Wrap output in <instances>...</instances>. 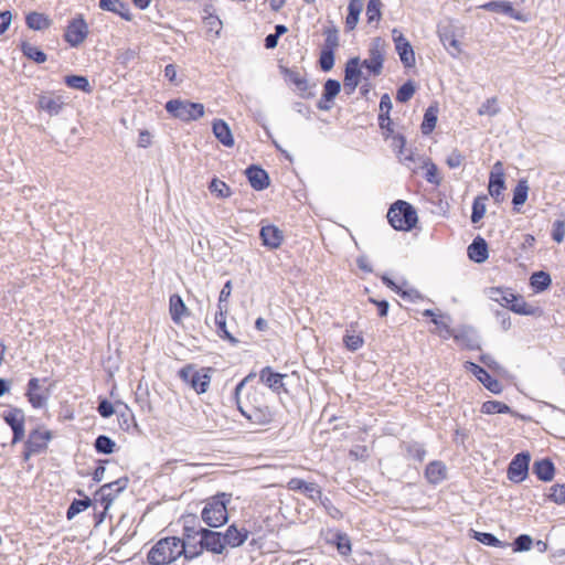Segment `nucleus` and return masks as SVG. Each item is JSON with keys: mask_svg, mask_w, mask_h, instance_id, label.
<instances>
[{"mask_svg": "<svg viewBox=\"0 0 565 565\" xmlns=\"http://www.w3.org/2000/svg\"><path fill=\"white\" fill-rule=\"evenodd\" d=\"M255 376L254 373H249L245 376L235 387L234 397L237 404V407L242 415L248 419L252 424L255 425H267L274 420V413L267 405H256L250 402L243 403L239 399V394L243 387L246 385Z\"/></svg>", "mask_w": 565, "mask_h": 565, "instance_id": "nucleus-1", "label": "nucleus"}, {"mask_svg": "<svg viewBox=\"0 0 565 565\" xmlns=\"http://www.w3.org/2000/svg\"><path fill=\"white\" fill-rule=\"evenodd\" d=\"M184 552L182 540L170 536L159 540L148 553V562L151 565H168L174 562Z\"/></svg>", "mask_w": 565, "mask_h": 565, "instance_id": "nucleus-2", "label": "nucleus"}, {"mask_svg": "<svg viewBox=\"0 0 565 565\" xmlns=\"http://www.w3.org/2000/svg\"><path fill=\"white\" fill-rule=\"evenodd\" d=\"M231 502V494L218 493L206 500L201 518L210 527H220L228 520L227 504Z\"/></svg>", "mask_w": 565, "mask_h": 565, "instance_id": "nucleus-3", "label": "nucleus"}, {"mask_svg": "<svg viewBox=\"0 0 565 565\" xmlns=\"http://www.w3.org/2000/svg\"><path fill=\"white\" fill-rule=\"evenodd\" d=\"M387 220L395 230L409 231L417 223V214L409 203L397 201L390 207Z\"/></svg>", "mask_w": 565, "mask_h": 565, "instance_id": "nucleus-4", "label": "nucleus"}, {"mask_svg": "<svg viewBox=\"0 0 565 565\" xmlns=\"http://www.w3.org/2000/svg\"><path fill=\"white\" fill-rule=\"evenodd\" d=\"M212 367L198 369L193 364H186L179 371V377L190 385L198 394L207 392L212 379Z\"/></svg>", "mask_w": 565, "mask_h": 565, "instance_id": "nucleus-5", "label": "nucleus"}, {"mask_svg": "<svg viewBox=\"0 0 565 565\" xmlns=\"http://www.w3.org/2000/svg\"><path fill=\"white\" fill-rule=\"evenodd\" d=\"M166 110L182 121H191L204 115V105L183 99H171L166 104Z\"/></svg>", "mask_w": 565, "mask_h": 565, "instance_id": "nucleus-6", "label": "nucleus"}, {"mask_svg": "<svg viewBox=\"0 0 565 565\" xmlns=\"http://www.w3.org/2000/svg\"><path fill=\"white\" fill-rule=\"evenodd\" d=\"M386 43L382 38H374L369 49V58L360 65L364 66L374 76H379L383 70Z\"/></svg>", "mask_w": 565, "mask_h": 565, "instance_id": "nucleus-7", "label": "nucleus"}, {"mask_svg": "<svg viewBox=\"0 0 565 565\" xmlns=\"http://www.w3.org/2000/svg\"><path fill=\"white\" fill-rule=\"evenodd\" d=\"M46 379L32 377L28 383L26 397L34 408H42L46 405L50 390Z\"/></svg>", "mask_w": 565, "mask_h": 565, "instance_id": "nucleus-8", "label": "nucleus"}, {"mask_svg": "<svg viewBox=\"0 0 565 565\" xmlns=\"http://www.w3.org/2000/svg\"><path fill=\"white\" fill-rule=\"evenodd\" d=\"M51 438V433L45 429H34L30 433L25 441V449L23 451V459L26 461L31 456L40 454L46 448L47 441Z\"/></svg>", "mask_w": 565, "mask_h": 565, "instance_id": "nucleus-9", "label": "nucleus"}, {"mask_svg": "<svg viewBox=\"0 0 565 565\" xmlns=\"http://www.w3.org/2000/svg\"><path fill=\"white\" fill-rule=\"evenodd\" d=\"M198 534L200 536L199 544L202 545L204 551L215 555H222L225 553V547L223 544L224 539L222 537V532H216L210 529L201 527L200 530H198Z\"/></svg>", "mask_w": 565, "mask_h": 565, "instance_id": "nucleus-10", "label": "nucleus"}, {"mask_svg": "<svg viewBox=\"0 0 565 565\" xmlns=\"http://www.w3.org/2000/svg\"><path fill=\"white\" fill-rule=\"evenodd\" d=\"M395 50L405 67H413L416 63L413 46L408 40L397 30H392Z\"/></svg>", "mask_w": 565, "mask_h": 565, "instance_id": "nucleus-11", "label": "nucleus"}, {"mask_svg": "<svg viewBox=\"0 0 565 565\" xmlns=\"http://www.w3.org/2000/svg\"><path fill=\"white\" fill-rule=\"evenodd\" d=\"M438 36L444 47L452 57H458L461 53L460 42L456 38L455 26L450 23L439 25Z\"/></svg>", "mask_w": 565, "mask_h": 565, "instance_id": "nucleus-12", "label": "nucleus"}, {"mask_svg": "<svg viewBox=\"0 0 565 565\" xmlns=\"http://www.w3.org/2000/svg\"><path fill=\"white\" fill-rule=\"evenodd\" d=\"M530 455L527 452L518 454L509 465L508 477L513 482H521L525 479L529 471Z\"/></svg>", "mask_w": 565, "mask_h": 565, "instance_id": "nucleus-13", "label": "nucleus"}, {"mask_svg": "<svg viewBox=\"0 0 565 565\" xmlns=\"http://www.w3.org/2000/svg\"><path fill=\"white\" fill-rule=\"evenodd\" d=\"M4 422L11 427L13 437L12 444L24 438V413L22 409L12 408L3 415Z\"/></svg>", "mask_w": 565, "mask_h": 565, "instance_id": "nucleus-14", "label": "nucleus"}, {"mask_svg": "<svg viewBox=\"0 0 565 565\" xmlns=\"http://www.w3.org/2000/svg\"><path fill=\"white\" fill-rule=\"evenodd\" d=\"M362 72L360 70V58L358 56L350 58L347 62L344 71V89L348 95H351L359 85L360 76Z\"/></svg>", "mask_w": 565, "mask_h": 565, "instance_id": "nucleus-15", "label": "nucleus"}, {"mask_svg": "<svg viewBox=\"0 0 565 565\" xmlns=\"http://www.w3.org/2000/svg\"><path fill=\"white\" fill-rule=\"evenodd\" d=\"M128 486V478L122 477L113 482H108L100 487L98 494L100 500L105 503V508L117 498V495L124 491Z\"/></svg>", "mask_w": 565, "mask_h": 565, "instance_id": "nucleus-16", "label": "nucleus"}, {"mask_svg": "<svg viewBox=\"0 0 565 565\" xmlns=\"http://www.w3.org/2000/svg\"><path fill=\"white\" fill-rule=\"evenodd\" d=\"M263 245L269 249L278 248L284 242V233L275 225H263L259 232Z\"/></svg>", "mask_w": 565, "mask_h": 565, "instance_id": "nucleus-17", "label": "nucleus"}, {"mask_svg": "<svg viewBox=\"0 0 565 565\" xmlns=\"http://www.w3.org/2000/svg\"><path fill=\"white\" fill-rule=\"evenodd\" d=\"M222 537L224 539L223 544L225 550L227 547L235 548L246 542L248 539V531L244 527L238 529L235 524H232L224 533H222Z\"/></svg>", "mask_w": 565, "mask_h": 565, "instance_id": "nucleus-18", "label": "nucleus"}, {"mask_svg": "<svg viewBox=\"0 0 565 565\" xmlns=\"http://www.w3.org/2000/svg\"><path fill=\"white\" fill-rule=\"evenodd\" d=\"M504 189V173L501 162L494 163L489 178V193L497 201L500 200L502 190Z\"/></svg>", "mask_w": 565, "mask_h": 565, "instance_id": "nucleus-19", "label": "nucleus"}, {"mask_svg": "<svg viewBox=\"0 0 565 565\" xmlns=\"http://www.w3.org/2000/svg\"><path fill=\"white\" fill-rule=\"evenodd\" d=\"M480 8L491 12L503 13L518 21H524L522 13L516 11L509 1H490L480 6Z\"/></svg>", "mask_w": 565, "mask_h": 565, "instance_id": "nucleus-20", "label": "nucleus"}, {"mask_svg": "<svg viewBox=\"0 0 565 565\" xmlns=\"http://www.w3.org/2000/svg\"><path fill=\"white\" fill-rule=\"evenodd\" d=\"M468 367L490 392L499 394L502 391L501 383L493 379L484 369L472 362L469 363Z\"/></svg>", "mask_w": 565, "mask_h": 565, "instance_id": "nucleus-21", "label": "nucleus"}, {"mask_svg": "<svg viewBox=\"0 0 565 565\" xmlns=\"http://www.w3.org/2000/svg\"><path fill=\"white\" fill-rule=\"evenodd\" d=\"M247 179L253 189L260 191L269 185V177L267 172L259 168L252 166L246 170Z\"/></svg>", "mask_w": 565, "mask_h": 565, "instance_id": "nucleus-22", "label": "nucleus"}, {"mask_svg": "<svg viewBox=\"0 0 565 565\" xmlns=\"http://www.w3.org/2000/svg\"><path fill=\"white\" fill-rule=\"evenodd\" d=\"M288 488L290 490H300L302 491L309 499L317 501V498H320L321 489L315 482H306L302 479L292 478L288 482Z\"/></svg>", "mask_w": 565, "mask_h": 565, "instance_id": "nucleus-23", "label": "nucleus"}, {"mask_svg": "<svg viewBox=\"0 0 565 565\" xmlns=\"http://www.w3.org/2000/svg\"><path fill=\"white\" fill-rule=\"evenodd\" d=\"M468 256L478 264L486 262L488 258L487 242L481 237L475 238L468 247Z\"/></svg>", "mask_w": 565, "mask_h": 565, "instance_id": "nucleus-24", "label": "nucleus"}, {"mask_svg": "<svg viewBox=\"0 0 565 565\" xmlns=\"http://www.w3.org/2000/svg\"><path fill=\"white\" fill-rule=\"evenodd\" d=\"M212 129H213V134H214L215 138L222 145H224L225 147L234 146V138H233L232 131H231L228 125L224 120L216 119L213 122Z\"/></svg>", "mask_w": 565, "mask_h": 565, "instance_id": "nucleus-25", "label": "nucleus"}, {"mask_svg": "<svg viewBox=\"0 0 565 565\" xmlns=\"http://www.w3.org/2000/svg\"><path fill=\"white\" fill-rule=\"evenodd\" d=\"M64 105L66 104L60 95H44L39 99L40 108L46 110L50 115H57Z\"/></svg>", "mask_w": 565, "mask_h": 565, "instance_id": "nucleus-26", "label": "nucleus"}, {"mask_svg": "<svg viewBox=\"0 0 565 565\" xmlns=\"http://www.w3.org/2000/svg\"><path fill=\"white\" fill-rule=\"evenodd\" d=\"M99 8L105 11L117 13L127 21L131 20L129 7L121 0H99Z\"/></svg>", "mask_w": 565, "mask_h": 565, "instance_id": "nucleus-27", "label": "nucleus"}, {"mask_svg": "<svg viewBox=\"0 0 565 565\" xmlns=\"http://www.w3.org/2000/svg\"><path fill=\"white\" fill-rule=\"evenodd\" d=\"M169 310L171 319L175 323H180L183 317L189 316V310L179 295H172L170 297Z\"/></svg>", "mask_w": 565, "mask_h": 565, "instance_id": "nucleus-28", "label": "nucleus"}, {"mask_svg": "<svg viewBox=\"0 0 565 565\" xmlns=\"http://www.w3.org/2000/svg\"><path fill=\"white\" fill-rule=\"evenodd\" d=\"M260 381L273 391H279L282 387V379L285 375L273 372L269 366L264 367L259 373Z\"/></svg>", "mask_w": 565, "mask_h": 565, "instance_id": "nucleus-29", "label": "nucleus"}, {"mask_svg": "<svg viewBox=\"0 0 565 565\" xmlns=\"http://www.w3.org/2000/svg\"><path fill=\"white\" fill-rule=\"evenodd\" d=\"M282 74L285 75V79L291 84H294L299 92H301V96L306 97L305 92L308 90L309 84L303 75L296 71L287 67H282Z\"/></svg>", "mask_w": 565, "mask_h": 565, "instance_id": "nucleus-30", "label": "nucleus"}, {"mask_svg": "<svg viewBox=\"0 0 565 565\" xmlns=\"http://www.w3.org/2000/svg\"><path fill=\"white\" fill-rule=\"evenodd\" d=\"M89 33L88 24L82 15L73 18V47L85 41Z\"/></svg>", "mask_w": 565, "mask_h": 565, "instance_id": "nucleus-31", "label": "nucleus"}, {"mask_svg": "<svg viewBox=\"0 0 565 565\" xmlns=\"http://www.w3.org/2000/svg\"><path fill=\"white\" fill-rule=\"evenodd\" d=\"M554 465L548 459L535 461L533 465V472L542 481H551L554 477Z\"/></svg>", "mask_w": 565, "mask_h": 565, "instance_id": "nucleus-32", "label": "nucleus"}, {"mask_svg": "<svg viewBox=\"0 0 565 565\" xmlns=\"http://www.w3.org/2000/svg\"><path fill=\"white\" fill-rule=\"evenodd\" d=\"M364 2L363 0H350L349 7H348V15L345 19V25L348 30L355 29L360 14L363 10Z\"/></svg>", "mask_w": 565, "mask_h": 565, "instance_id": "nucleus-33", "label": "nucleus"}, {"mask_svg": "<svg viewBox=\"0 0 565 565\" xmlns=\"http://www.w3.org/2000/svg\"><path fill=\"white\" fill-rule=\"evenodd\" d=\"M425 475L430 483H439L446 478V467L441 461H433L427 466Z\"/></svg>", "mask_w": 565, "mask_h": 565, "instance_id": "nucleus-34", "label": "nucleus"}, {"mask_svg": "<svg viewBox=\"0 0 565 565\" xmlns=\"http://www.w3.org/2000/svg\"><path fill=\"white\" fill-rule=\"evenodd\" d=\"M226 313L227 311H218L215 313L214 322L216 326V333L218 337L228 340L232 344L238 343V340L234 338L226 328Z\"/></svg>", "mask_w": 565, "mask_h": 565, "instance_id": "nucleus-35", "label": "nucleus"}, {"mask_svg": "<svg viewBox=\"0 0 565 565\" xmlns=\"http://www.w3.org/2000/svg\"><path fill=\"white\" fill-rule=\"evenodd\" d=\"M510 309L519 315L524 316H535L540 312V309L537 307H534L527 302L524 301V299L520 296L515 295V300H513L512 305L510 306Z\"/></svg>", "mask_w": 565, "mask_h": 565, "instance_id": "nucleus-36", "label": "nucleus"}, {"mask_svg": "<svg viewBox=\"0 0 565 565\" xmlns=\"http://www.w3.org/2000/svg\"><path fill=\"white\" fill-rule=\"evenodd\" d=\"M25 22H26L28 28L35 30V31L44 30V29L49 28V25H50L49 18L46 15H44L43 13H39V12L29 13L25 18Z\"/></svg>", "mask_w": 565, "mask_h": 565, "instance_id": "nucleus-37", "label": "nucleus"}, {"mask_svg": "<svg viewBox=\"0 0 565 565\" xmlns=\"http://www.w3.org/2000/svg\"><path fill=\"white\" fill-rule=\"evenodd\" d=\"M490 298L500 305L510 308L513 300H515V295L508 289L493 288L490 291Z\"/></svg>", "mask_w": 565, "mask_h": 565, "instance_id": "nucleus-38", "label": "nucleus"}, {"mask_svg": "<svg viewBox=\"0 0 565 565\" xmlns=\"http://www.w3.org/2000/svg\"><path fill=\"white\" fill-rule=\"evenodd\" d=\"M530 280H531V286L536 291H543V290L547 289L552 282L550 275L542 270L532 274Z\"/></svg>", "mask_w": 565, "mask_h": 565, "instance_id": "nucleus-39", "label": "nucleus"}, {"mask_svg": "<svg viewBox=\"0 0 565 565\" xmlns=\"http://www.w3.org/2000/svg\"><path fill=\"white\" fill-rule=\"evenodd\" d=\"M527 193H529L527 181L522 179L518 182L516 186L514 188L512 203L515 206L523 205L527 199Z\"/></svg>", "mask_w": 565, "mask_h": 565, "instance_id": "nucleus-40", "label": "nucleus"}, {"mask_svg": "<svg viewBox=\"0 0 565 565\" xmlns=\"http://www.w3.org/2000/svg\"><path fill=\"white\" fill-rule=\"evenodd\" d=\"M437 108L436 107H429L424 115V120L422 124V132L424 135H429L434 128L436 127L437 122Z\"/></svg>", "mask_w": 565, "mask_h": 565, "instance_id": "nucleus-41", "label": "nucleus"}, {"mask_svg": "<svg viewBox=\"0 0 565 565\" xmlns=\"http://www.w3.org/2000/svg\"><path fill=\"white\" fill-rule=\"evenodd\" d=\"M481 412L484 414H508L511 413V408L499 401H487L482 404Z\"/></svg>", "mask_w": 565, "mask_h": 565, "instance_id": "nucleus-42", "label": "nucleus"}, {"mask_svg": "<svg viewBox=\"0 0 565 565\" xmlns=\"http://www.w3.org/2000/svg\"><path fill=\"white\" fill-rule=\"evenodd\" d=\"M21 50L26 57L33 60L36 63H43L46 61V55L44 52L29 42H23L21 44Z\"/></svg>", "mask_w": 565, "mask_h": 565, "instance_id": "nucleus-43", "label": "nucleus"}, {"mask_svg": "<svg viewBox=\"0 0 565 565\" xmlns=\"http://www.w3.org/2000/svg\"><path fill=\"white\" fill-rule=\"evenodd\" d=\"M382 1L381 0H369L366 6V17L367 22L372 23L374 21H380L382 18Z\"/></svg>", "mask_w": 565, "mask_h": 565, "instance_id": "nucleus-44", "label": "nucleus"}, {"mask_svg": "<svg viewBox=\"0 0 565 565\" xmlns=\"http://www.w3.org/2000/svg\"><path fill=\"white\" fill-rule=\"evenodd\" d=\"M486 196H478L475 199L472 204V213H471V222L473 224L478 223L486 214L487 207L484 201Z\"/></svg>", "mask_w": 565, "mask_h": 565, "instance_id": "nucleus-45", "label": "nucleus"}, {"mask_svg": "<svg viewBox=\"0 0 565 565\" xmlns=\"http://www.w3.org/2000/svg\"><path fill=\"white\" fill-rule=\"evenodd\" d=\"M209 189L211 193L215 194L217 198L224 199L231 195L230 186L225 182L218 180L217 178H214L211 181Z\"/></svg>", "mask_w": 565, "mask_h": 565, "instance_id": "nucleus-46", "label": "nucleus"}, {"mask_svg": "<svg viewBox=\"0 0 565 565\" xmlns=\"http://www.w3.org/2000/svg\"><path fill=\"white\" fill-rule=\"evenodd\" d=\"M340 89H341V85H340V82L335 81V79H328L326 83H324V88H323V99L326 102H332L334 99V97L340 93Z\"/></svg>", "mask_w": 565, "mask_h": 565, "instance_id": "nucleus-47", "label": "nucleus"}, {"mask_svg": "<svg viewBox=\"0 0 565 565\" xmlns=\"http://www.w3.org/2000/svg\"><path fill=\"white\" fill-rule=\"evenodd\" d=\"M95 448L100 454L109 455L114 451L115 441L108 436L100 435L95 440Z\"/></svg>", "mask_w": 565, "mask_h": 565, "instance_id": "nucleus-48", "label": "nucleus"}, {"mask_svg": "<svg viewBox=\"0 0 565 565\" xmlns=\"http://www.w3.org/2000/svg\"><path fill=\"white\" fill-rule=\"evenodd\" d=\"M182 547L184 548V552H181V556L183 555L186 559H193L200 556L204 551L199 542L196 544H191L184 540H182Z\"/></svg>", "mask_w": 565, "mask_h": 565, "instance_id": "nucleus-49", "label": "nucleus"}, {"mask_svg": "<svg viewBox=\"0 0 565 565\" xmlns=\"http://www.w3.org/2000/svg\"><path fill=\"white\" fill-rule=\"evenodd\" d=\"M415 90H416V88H415V85L413 84V82H411V81L406 82L397 89V93H396L397 102H399V103L408 102L415 94Z\"/></svg>", "mask_w": 565, "mask_h": 565, "instance_id": "nucleus-50", "label": "nucleus"}, {"mask_svg": "<svg viewBox=\"0 0 565 565\" xmlns=\"http://www.w3.org/2000/svg\"><path fill=\"white\" fill-rule=\"evenodd\" d=\"M317 501H319V503L332 519H340L342 516L341 511L334 507L332 501L324 497L322 492L320 493V498H317Z\"/></svg>", "mask_w": 565, "mask_h": 565, "instance_id": "nucleus-51", "label": "nucleus"}, {"mask_svg": "<svg viewBox=\"0 0 565 565\" xmlns=\"http://www.w3.org/2000/svg\"><path fill=\"white\" fill-rule=\"evenodd\" d=\"M475 539L484 545L494 546V547L504 546V544L491 533L475 532Z\"/></svg>", "mask_w": 565, "mask_h": 565, "instance_id": "nucleus-52", "label": "nucleus"}, {"mask_svg": "<svg viewBox=\"0 0 565 565\" xmlns=\"http://www.w3.org/2000/svg\"><path fill=\"white\" fill-rule=\"evenodd\" d=\"M326 40L322 50H330L334 52V50L339 46V36L337 29H327L324 31Z\"/></svg>", "mask_w": 565, "mask_h": 565, "instance_id": "nucleus-53", "label": "nucleus"}, {"mask_svg": "<svg viewBox=\"0 0 565 565\" xmlns=\"http://www.w3.org/2000/svg\"><path fill=\"white\" fill-rule=\"evenodd\" d=\"M231 292H232V281L228 280L224 284V286L220 292L217 308L221 311H228L227 300L231 296Z\"/></svg>", "mask_w": 565, "mask_h": 565, "instance_id": "nucleus-54", "label": "nucleus"}, {"mask_svg": "<svg viewBox=\"0 0 565 565\" xmlns=\"http://www.w3.org/2000/svg\"><path fill=\"white\" fill-rule=\"evenodd\" d=\"M548 498L557 504L565 503V483L552 486Z\"/></svg>", "mask_w": 565, "mask_h": 565, "instance_id": "nucleus-55", "label": "nucleus"}, {"mask_svg": "<svg viewBox=\"0 0 565 565\" xmlns=\"http://www.w3.org/2000/svg\"><path fill=\"white\" fill-rule=\"evenodd\" d=\"M320 67L324 72H329L332 70L334 65V52L330 50H322L320 54Z\"/></svg>", "mask_w": 565, "mask_h": 565, "instance_id": "nucleus-56", "label": "nucleus"}, {"mask_svg": "<svg viewBox=\"0 0 565 565\" xmlns=\"http://www.w3.org/2000/svg\"><path fill=\"white\" fill-rule=\"evenodd\" d=\"M499 113V108L497 106V98L492 97L487 99L478 109L479 115H487V116H495Z\"/></svg>", "mask_w": 565, "mask_h": 565, "instance_id": "nucleus-57", "label": "nucleus"}, {"mask_svg": "<svg viewBox=\"0 0 565 565\" xmlns=\"http://www.w3.org/2000/svg\"><path fill=\"white\" fill-rule=\"evenodd\" d=\"M343 342L348 350L356 351L363 345L364 340L360 334H345Z\"/></svg>", "mask_w": 565, "mask_h": 565, "instance_id": "nucleus-58", "label": "nucleus"}, {"mask_svg": "<svg viewBox=\"0 0 565 565\" xmlns=\"http://www.w3.org/2000/svg\"><path fill=\"white\" fill-rule=\"evenodd\" d=\"M406 450L408 456L417 461H423L425 459L426 451L423 446L417 443L407 445Z\"/></svg>", "mask_w": 565, "mask_h": 565, "instance_id": "nucleus-59", "label": "nucleus"}, {"mask_svg": "<svg viewBox=\"0 0 565 565\" xmlns=\"http://www.w3.org/2000/svg\"><path fill=\"white\" fill-rule=\"evenodd\" d=\"M78 495L83 497L82 499H73V515L86 510L92 501L87 495H84L81 490H77Z\"/></svg>", "mask_w": 565, "mask_h": 565, "instance_id": "nucleus-60", "label": "nucleus"}, {"mask_svg": "<svg viewBox=\"0 0 565 565\" xmlns=\"http://www.w3.org/2000/svg\"><path fill=\"white\" fill-rule=\"evenodd\" d=\"M513 545H514L513 550L515 552L529 551L532 545V539H531V536H529L526 534H521L514 540Z\"/></svg>", "mask_w": 565, "mask_h": 565, "instance_id": "nucleus-61", "label": "nucleus"}, {"mask_svg": "<svg viewBox=\"0 0 565 565\" xmlns=\"http://www.w3.org/2000/svg\"><path fill=\"white\" fill-rule=\"evenodd\" d=\"M337 548L341 555L351 553V541L347 534L337 535Z\"/></svg>", "mask_w": 565, "mask_h": 565, "instance_id": "nucleus-62", "label": "nucleus"}, {"mask_svg": "<svg viewBox=\"0 0 565 565\" xmlns=\"http://www.w3.org/2000/svg\"><path fill=\"white\" fill-rule=\"evenodd\" d=\"M552 237L555 242L562 243L565 237V220H556L553 224Z\"/></svg>", "mask_w": 565, "mask_h": 565, "instance_id": "nucleus-63", "label": "nucleus"}, {"mask_svg": "<svg viewBox=\"0 0 565 565\" xmlns=\"http://www.w3.org/2000/svg\"><path fill=\"white\" fill-rule=\"evenodd\" d=\"M73 88L81 89L85 93H90L93 90V86L85 76L73 75Z\"/></svg>", "mask_w": 565, "mask_h": 565, "instance_id": "nucleus-64", "label": "nucleus"}]
</instances>
